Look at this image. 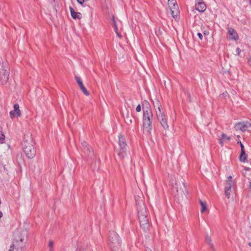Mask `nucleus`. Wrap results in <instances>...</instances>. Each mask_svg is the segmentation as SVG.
<instances>
[{
    "label": "nucleus",
    "instance_id": "obj_1",
    "mask_svg": "<svg viewBox=\"0 0 251 251\" xmlns=\"http://www.w3.org/2000/svg\"><path fill=\"white\" fill-rule=\"evenodd\" d=\"M142 105L143 106V126L144 131L148 134H150L152 127V112L150 104L147 100L143 101Z\"/></svg>",
    "mask_w": 251,
    "mask_h": 251
},
{
    "label": "nucleus",
    "instance_id": "obj_2",
    "mask_svg": "<svg viewBox=\"0 0 251 251\" xmlns=\"http://www.w3.org/2000/svg\"><path fill=\"white\" fill-rule=\"evenodd\" d=\"M154 106L155 108L156 115L158 121L164 129H168L169 126L168 124V119L165 114L164 111L162 109V106L160 101L157 100Z\"/></svg>",
    "mask_w": 251,
    "mask_h": 251
},
{
    "label": "nucleus",
    "instance_id": "obj_3",
    "mask_svg": "<svg viewBox=\"0 0 251 251\" xmlns=\"http://www.w3.org/2000/svg\"><path fill=\"white\" fill-rule=\"evenodd\" d=\"M136 204L138 211V218L142 216H149V212L148 211L142 199L139 196L135 197Z\"/></svg>",
    "mask_w": 251,
    "mask_h": 251
},
{
    "label": "nucleus",
    "instance_id": "obj_4",
    "mask_svg": "<svg viewBox=\"0 0 251 251\" xmlns=\"http://www.w3.org/2000/svg\"><path fill=\"white\" fill-rule=\"evenodd\" d=\"M108 245L111 249L120 246L121 240L119 235L114 231H110L108 234Z\"/></svg>",
    "mask_w": 251,
    "mask_h": 251
},
{
    "label": "nucleus",
    "instance_id": "obj_5",
    "mask_svg": "<svg viewBox=\"0 0 251 251\" xmlns=\"http://www.w3.org/2000/svg\"><path fill=\"white\" fill-rule=\"evenodd\" d=\"M26 232L23 231V232H20L18 231H15L13 234V243L16 245L17 249L22 248L24 246L25 237L23 236V234H26Z\"/></svg>",
    "mask_w": 251,
    "mask_h": 251
},
{
    "label": "nucleus",
    "instance_id": "obj_6",
    "mask_svg": "<svg viewBox=\"0 0 251 251\" xmlns=\"http://www.w3.org/2000/svg\"><path fill=\"white\" fill-rule=\"evenodd\" d=\"M175 185L176 189V195L178 198H182L183 196L186 195L187 192L186 191L185 184L183 181L181 180V178H180L179 180H177L176 181Z\"/></svg>",
    "mask_w": 251,
    "mask_h": 251
},
{
    "label": "nucleus",
    "instance_id": "obj_7",
    "mask_svg": "<svg viewBox=\"0 0 251 251\" xmlns=\"http://www.w3.org/2000/svg\"><path fill=\"white\" fill-rule=\"evenodd\" d=\"M119 145L120 149L118 151V154L121 158H123L126 154V143L125 137L122 135L119 136Z\"/></svg>",
    "mask_w": 251,
    "mask_h": 251
},
{
    "label": "nucleus",
    "instance_id": "obj_8",
    "mask_svg": "<svg viewBox=\"0 0 251 251\" xmlns=\"http://www.w3.org/2000/svg\"><path fill=\"white\" fill-rule=\"evenodd\" d=\"M9 69H6L3 64L0 70V80L2 85L6 84L9 80Z\"/></svg>",
    "mask_w": 251,
    "mask_h": 251
},
{
    "label": "nucleus",
    "instance_id": "obj_9",
    "mask_svg": "<svg viewBox=\"0 0 251 251\" xmlns=\"http://www.w3.org/2000/svg\"><path fill=\"white\" fill-rule=\"evenodd\" d=\"M234 185V180L232 179V176H229L226 180L225 187V194L227 199L230 197L231 189Z\"/></svg>",
    "mask_w": 251,
    "mask_h": 251
},
{
    "label": "nucleus",
    "instance_id": "obj_10",
    "mask_svg": "<svg viewBox=\"0 0 251 251\" xmlns=\"http://www.w3.org/2000/svg\"><path fill=\"white\" fill-rule=\"evenodd\" d=\"M81 145L83 151L86 155L91 158H95V155L93 151V150L92 148L90 147L88 144L86 142L83 141L81 143Z\"/></svg>",
    "mask_w": 251,
    "mask_h": 251
},
{
    "label": "nucleus",
    "instance_id": "obj_11",
    "mask_svg": "<svg viewBox=\"0 0 251 251\" xmlns=\"http://www.w3.org/2000/svg\"><path fill=\"white\" fill-rule=\"evenodd\" d=\"M168 4L171 11V14L174 18L177 16L178 13V7L174 0H168Z\"/></svg>",
    "mask_w": 251,
    "mask_h": 251
},
{
    "label": "nucleus",
    "instance_id": "obj_12",
    "mask_svg": "<svg viewBox=\"0 0 251 251\" xmlns=\"http://www.w3.org/2000/svg\"><path fill=\"white\" fill-rule=\"evenodd\" d=\"M141 227L145 230H148L150 227L149 216H142L138 218Z\"/></svg>",
    "mask_w": 251,
    "mask_h": 251
},
{
    "label": "nucleus",
    "instance_id": "obj_13",
    "mask_svg": "<svg viewBox=\"0 0 251 251\" xmlns=\"http://www.w3.org/2000/svg\"><path fill=\"white\" fill-rule=\"evenodd\" d=\"M251 126V124L244 122H239L235 125V128L237 130H240L242 131H245L247 130L248 127Z\"/></svg>",
    "mask_w": 251,
    "mask_h": 251
},
{
    "label": "nucleus",
    "instance_id": "obj_14",
    "mask_svg": "<svg viewBox=\"0 0 251 251\" xmlns=\"http://www.w3.org/2000/svg\"><path fill=\"white\" fill-rule=\"evenodd\" d=\"M10 117L12 119L15 117H18L21 116V112L19 109V105L18 103L14 105V110L10 112Z\"/></svg>",
    "mask_w": 251,
    "mask_h": 251
},
{
    "label": "nucleus",
    "instance_id": "obj_15",
    "mask_svg": "<svg viewBox=\"0 0 251 251\" xmlns=\"http://www.w3.org/2000/svg\"><path fill=\"white\" fill-rule=\"evenodd\" d=\"M75 79L78 85H79L80 90L82 91L83 94L85 95L88 96L90 94L89 92L87 90L86 88L83 85V82L80 78L78 76H75Z\"/></svg>",
    "mask_w": 251,
    "mask_h": 251
},
{
    "label": "nucleus",
    "instance_id": "obj_16",
    "mask_svg": "<svg viewBox=\"0 0 251 251\" xmlns=\"http://www.w3.org/2000/svg\"><path fill=\"white\" fill-rule=\"evenodd\" d=\"M197 2L195 4L196 9L199 12H203L205 10L206 6L205 3L202 0H196Z\"/></svg>",
    "mask_w": 251,
    "mask_h": 251
},
{
    "label": "nucleus",
    "instance_id": "obj_17",
    "mask_svg": "<svg viewBox=\"0 0 251 251\" xmlns=\"http://www.w3.org/2000/svg\"><path fill=\"white\" fill-rule=\"evenodd\" d=\"M228 33L230 36V39L233 40H237L239 38L238 35L236 30L231 27L228 28Z\"/></svg>",
    "mask_w": 251,
    "mask_h": 251
},
{
    "label": "nucleus",
    "instance_id": "obj_18",
    "mask_svg": "<svg viewBox=\"0 0 251 251\" xmlns=\"http://www.w3.org/2000/svg\"><path fill=\"white\" fill-rule=\"evenodd\" d=\"M24 144V151L25 153L28 158H30L31 156V147L30 145L26 146L25 141Z\"/></svg>",
    "mask_w": 251,
    "mask_h": 251
},
{
    "label": "nucleus",
    "instance_id": "obj_19",
    "mask_svg": "<svg viewBox=\"0 0 251 251\" xmlns=\"http://www.w3.org/2000/svg\"><path fill=\"white\" fill-rule=\"evenodd\" d=\"M70 10L71 12V16L74 19H80L82 17V15L79 12H76L74 9L72 7H70Z\"/></svg>",
    "mask_w": 251,
    "mask_h": 251
},
{
    "label": "nucleus",
    "instance_id": "obj_20",
    "mask_svg": "<svg viewBox=\"0 0 251 251\" xmlns=\"http://www.w3.org/2000/svg\"><path fill=\"white\" fill-rule=\"evenodd\" d=\"M123 117L124 118L125 121L127 125H129L132 124V119L133 117L132 116H129V111L128 110H127L126 116L123 114Z\"/></svg>",
    "mask_w": 251,
    "mask_h": 251
},
{
    "label": "nucleus",
    "instance_id": "obj_21",
    "mask_svg": "<svg viewBox=\"0 0 251 251\" xmlns=\"http://www.w3.org/2000/svg\"><path fill=\"white\" fill-rule=\"evenodd\" d=\"M230 139V137L227 136L226 134L223 133L221 135V138L219 137L218 140L219 141V143L220 145L223 146L224 145V143L226 140H229Z\"/></svg>",
    "mask_w": 251,
    "mask_h": 251
},
{
    "label": "nucleus",
    "instance_id": "obj_22",
    "mask_svg": "<svg viewBox=\"0 0 251 251\" xmlns=\"http://www.w3.org/2000/svg\"><path fill=\"white\" fill-rule=\"evenodd\" d=\"M200 203L201 206V213H204V212L208 211L207 207V204L205 202H203L201 200H200Z\"/></svg>",
    "mask_w": 251,
    "mask_h": 251
},
{
    "label": "nucleus",
    "instance_id": "obj_23",
    "mask_svg": "<svg viewBox=\"0 0 251 251\" xmlns=\"http://www.w3.org/2000/svg\"><path fill=\"white\" fill-rule=\"evenodd\" d=\"M205 241L206 242L209 244L210 248L214 251V247L213 244L212 243V240L211 239V238L210 236H208V234H207L205 236Z\"/></svg>",
    "mask_w": 251,
    "mask_h": 251
},
{
    "label": "nucleus",
    "instance_id": "obj_24",
    "mask_svg": "<svg viewBox=\"0 0 251 251\" xmlns=\"http://www.w3.org/2000/svg\"><path fill=\"white\" fill-rule=\"evenodd\" d=\"M247 154L245 153V151H241V152L240 155V160L242 162H246L247 160Z\"/></svg>",
    "mask_w": 251,
    "mask_h": 251
},
{
    "label": "nucleus",
    "instance_id": "obj_25",
    "mask_svg": "<svg viewBox=\"0 0 251 251\" xmlns=\"http://www.w3.org/2000/svg\"><path fill=\"white\" fill-rule=\"evenodd\" d=\"M5 135L4 133L0 131V143L2 144L4 142Z\"/></svg>",
    "mask_w": 251,
    "mask_h": 251
},
{
    "label": "nucleus",
    "instance_id": "obj_26",
    "mask_svg": "<svg viewBox=\"0 0 251 251\" xmlns=\"http://www.w3.org/2000/svg\"><path fill=\"white\" fill-rule=\"evenodd\" d=\"M54 242L52 240H50L49 242V247L50 248L49 251H53Z\"/></svg>",
    "mask_w": 251,
    "mask_h": 251
},
{
    "label": "nucleus",
    "instance_id": "obj_27",
    "mask_svg": "<svg viewBox=\"0 0 251 251\" xmlns=\"http://www.w3.org/2000/svg\"><path fill=\"white\" fill-rule=\"evenodd\" d=\"M112 21H113V25L114 27V30L117 31V30H118V27L116 25V21L114 19V17L113 16H112Z\"/></svg>",
    "mask_w": 251,
    "mask_h": 251
},
{
    "label": "nucleus",
    "instance_id": "obj_28",
    "mask_svg": "<svg viewBox=\"0 0 251 251\" xmlns=\"http://www.w3.org/2000/svg\"><path fill=\"white\" fill-rule=\"evenodd\" d=\"M17 249V246H16V245L14 244V243H12V245L10 247V249L9 250H11L12 251H13L14 248Z\"/></svg>",
    "mask_w": 251,
    "mask_h": 251
},
{
    "label": "nucleus",
    "instance_id": "obj_29",
    "mask_svg": "<svg viewBox=\"0 0 251 251\" xmlns=\"http://www.w3.org/2000/svg\"><path fill=\"white\" fill-rule=\"evenodd\" d=\"M141 110V105L140 104H138L137 105V106L136 107V111L137 112H140Z\"/></svg>",
    "mask_w": 251,
    "mask_h": 251
},
{
    "label": "nucleus",
    "instance_id": "obj_30",
    "mask_svg": "<svg viewBox=\"0 0 251 251\" xmlns=\"http://www.w3.org/2000/svg\"><path fill=\"white\" fill-rule=\"evenodd\" d=\"M116 34H117V36L120 38H122V35L118 31V30H115Z\"/></svg>",
    "mask_w": 251,
    "mask_h": 251
},
{
    "label": "nucleus",
    "instance_id": "obj_31",
    "mask_svg": "<svg viewBox=\"0 0 251 251\" xmlns=\"http://www.w3.org/2000/svg\"><path fill=\"white\" fill-rule=\"evenodd\" d=\"M238 143H239L240 144V146L241 147V151H245L244 150V146L242 144V143L240 141V142H238Z\"/></svg>",
    "mask_w": 251,
    "mask_h": 251
},
{
    "label": "nucleus",
    "instance_id": "obj_32",
    "mask_svg": "<svg viewBox=\"0 0 251 251\" xmlns=\"http://www.w3.org/2000/svg\"><path fill=\"white\" fill-rule=\"evenodd\" d=\"M241 50L239 48H237L236 50V53L239 55L240 54V53L241 52Z\"/></svg>",
    "mask_w": 251,
    "mask_h": 251
},
{
    "label": "nucleus",
    "instance_id": "obj_33",
    "mask_svg": "<svg viewBox=\"0 0 251 251\" xmlns=\"http://www.w3.org/2000/svg\"><path fill=\"white\" fill-rule=\"evenodd\" d=\"M198 36H199V38L201 39V40H202V35L201 33L199 32L197 34Z\"/></svg>",
    "mask_w": 251,
    "mask_h": 251
},
{
    "label": "nucleus",
    "instance_id": "obj_34",
    "mask_svg": "<svg viewBox=\"0 0 251 251\" xmlns=\"http://www.w3.org/2000/svg\"><path fill=\"white\" fill-rule=\"evenodd\" d=\"M248 63H249V65L251 67V57H250V58H249V59L248 60Z\"/></svg>",
    "mask_w": 251,
    "mask_h": 251
},
{
    "label": "nucleus",
    "instance_id": "obj_35",
    "mask_svg": "<svg viewBox=\"0 0 251 251\" xmlns=\"http://www.w3.org/2000/svg\"><path fill=\"white\" fill-rule=\"evenodd\" d=\"M249 189L250 192H251V182H250Z\"/></svg>",
    "mask_w": 251,
    "mask_h": 251
},
{
    "label": "nucleus",
    "instance_id": "obj_36",
    "mask_svg": "<svg viewBox=\"0 0 251 251\" xmlns=\"http://www.w3.org/2000/svg\"><path fill=\"white\" fill-rule=\"evenodd\" d=\"M3 214L0 211V219L2 217Z\"/></svg>",
    "mask_w": 251,
    "mask_h": 251
},
{
    "label": "nucleus",
    "instance_id": "obj_37",
    "mask_svg": "<svg viewBox=\"0 0 251 251\" xmlns=\"http://www.w3.org/2000/svg\"><path fill=\"white\" fill-rule=\"evenodd\" d=\"M146 251H152L150 249H148Z\"/></svg>",
    "mask_w": 251,
    "mask_h": 251
},
{
    "label": "nucleus",
    "instance_id": "obj_38",
    "mask_svg": "<svg viewBox=\"0 0 251 251\" xmlns=\"http://www.w3.org/2000/svg\"><path fill=\"white\" fill-rule=\"evenodd\" d=\"M246 170H247V171L249 170V168H246Z\"/></svg>",
    "mask_w": 251,
    "mask_h": 251
},
{
    "label": "nucleus",
    "instance_id": "obj_39",
    "mask_svg": "<svg viewBox=\"0 0 251 251\" xmlns=\"http://www.w3.org/2000/svg\"><path fill=\"white\" fill-rule=\"evenodd\" d=\"M249 245L251 247V243H249Z\"/></svg>",
    "mask_w": 251,
    "mask_h": 251
},
{
    "label": "nucleus",
    "instance_id": "obj_40",
    "mask_svg": "<svg viewBox=\"0 0 251 251\" xmlns=\"http://www.w3.org/2000/svg\"><path fill=\"white\" fill-rule=\"evenodd\" d=\"M8 251H12L11 250H9Z\"/></svg>",
    "mask_w": 251,
    "mask_h": 251
},
{
    "label": "nucleus",
    "instance_id": "obj_41",
    "mask_svg": "<svg viewBox=\"0 0 251 251\" xmlns=\"http://www.w3.org/2000/svg\"><path fill=\"white\" fill-rule=\"evenodd\" d=\"M204 34L205 35H206V32H204Z\"/></svg>",
    "mask_w": 251,
    "mask_h": 251
}]
</instances>
